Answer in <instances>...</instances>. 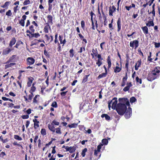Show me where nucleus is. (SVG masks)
Masks as SVG:
<instances>
[{"label":"nucleus","mask_w":160,"mask_h":160,"mask_svg":"<svg viewBox=\"0 0 160 160\" xmlns=\"http://www.w3.org/2000/svg\"><path fill=\"white\" fill-rule=\"evenodd\" d=\"M28 81L27 83V86L28 87H30L31 86L32 83L34 80L33 78L30 77L28 78Z\"/></svg>","instance_id":"obj_20"},{"label":"nucleus","mask_w":160,"mask_h":160,"mask_svg":"<svg viewBox=\"0 0 160 160\" xmlns=\"http://www.w3.org/2000/svg\"><path fill=\"white\" fill-rule=\"evenodd\" d=\"M81 26L82 28L84 29L85 27V23L83 20H82L81 21Z\"/></svg>","instance_id":"obj_53"},{"label":"nucleus","mask_w":160,"mask_h":160,"mask_svg":"<svg viewBox=\"0 0 160 160\" xmlns=\"http://www.w3.org/2000/svg\"><path fill=\"white\" fill-rule=\"evenodd\" d=\"M90 75V74H88L87 75H85V76H84L82 78V83H84L87 82L88 80V77H89Z\"/></svg>","instance_id":"obj_24"},{"label":"nucleus","mask_w":160,"mask_h":160,"mask_svg":"<svg viewBox=\"0 0 160 160\" xmlns=\"http://www.w3.org/2000/svg\"><path fill=\"white\" fill-rule=\"evenodd\" d=\"M102 143L104 145H107L108 142V140L106 139H103L102 140Z\"/></svg>","instance_id":"obj_52"},{"label":"nucleus","mask_w":160,"mask_h":160,"mask_svg":"<svg viewBox=\"0 0 160 160\" xmlns=\"http://www.w3.org/2000/svg\"><path fill=\"white\" fill-rule=\"evenodd\" d=\"M137 100L135 97H132L130 98V101L131 103H132L136 101Z\"/></svg>","instance_id":"obj_44"},{"label":"nucleus","mask_w":160,"mask_h":160,"mask_svg":"<svg viewBox=\"0 0 160 160\" xmlns=\"http://www.w3.org/2000/svg\"><path fill=\"white\" fill-rule=\"evenodd\" d=\"M128 78V76H127V72H126V75L125 77L123 78L122 80V81L123 82H126L127 81Z\"/></svg>","instance_id":"obj_57"},{"label":"nucleus","mask_w":160,"mask_h":160,"mask_svg":"<svg viewBox=\"0 0 160 160\" xmlns=\"http://www.w3.org/2000/svg\"><path fill=\"white\" fill-rule=\"evenodd\" d=\"M87 151V149L86 148H84L82 151L81 152V155L82 157H84L85 156V153Z\"/></svg>","instance_id":"obj_38"},{"label":"nucleus","mask_w":160,"mask_h":160,"mask_svg":"<svg viewBox=\"0 0 160 160\" xmlns=\"http://www.w3.org/2000/svg\"><path fill=\"white\" fill-rule=\"evenodd\" d=\"M6 15L8 16H11L12 15V13L10 10H9L6 13Z\"/></svg>","instance_id":"obj_50"},{"label":"nucleus","mask_w":160,"mask_h":160,"mask_svg":"<svg viewBox=\"0 0 160 160\" xmlns=\"http://www.w3.org/2000/svg\"><path fill=\"white\" fill-rule=\"evenodd\" d=\"M120 115H123L124 114L126 111H116Z\"/></svg>","instance_id":"obj_48"},{"label":"nucleus","mask_w":160,"mask_h":160,"mask_svg":"<svg viewBox=\"0 0 160 160\" xmlns=\"http://www.w3.org/2000/svg\"><path fill=\"white\" fill-rule=\"evenodd\" d=\"M44 53L47 57L48 58H50V55L46 49H45L44 51Z\"/></svg>","instance_id":"obj_45"},{"label":"nucleus","mask_w":160,"mask_h":160,"mask_svg":"<svg viewBox=\"0 0 160 160\" xmlns=\"http://www.w3.org/2000/svg\"><path fill=\"white\" fill-rule=\"evenodd\" d=\"M116 11V8L114 6H112V8H109V15L110 16H112L113 13L115 12Z\"/></svg>","instance_id":"obj_12"},{"label":"nucleus","mask_w":160,"mask_h":160,"mask_svg":"<svg viewBox=\"0 0 160 160\" xmlns=\"http://www.w3.org/2000/svg\"><path fill=\"white\" fill-rule=\"evenodd\" d=\"M58 47L57 48L58 51V52H61L62 51V50L61 49V45L60 43H58Z\"/></svg>","instance_id":"obj_58"},{"label":"nucleus","mask_w":160,"mask_h":160,"mask_svg":"<svg viewBox=\"0 0 160 160\" xmlns=\"http://www.w3.org/2000/svg\"><path fill=\"white\" fill-rule=\"evenodd\" d=\"M132 111H126L125 112L124 117L126 119H128L130 118L132 115Z\"/></svg>","instance_id":"obj_13"},{"label":"nucleus","mask_w":160,"mask_h":160,"mask_svg":"<svg viewBox=\"0 0 160 160\" xmlns=\"http://www.w3.org/2000/svg\"><path fill=\"white\" fill-rule=\"evenodd\" d=\"M154 44L155 45V47L156 48H158L160 47V42L157 43L156 42H154Z\"/></svg>","instance_id":"obj_62"},{"label":"nucleus","mask_w":160,"mask_h":160,"mask_svg":"<svg viewBox=\"0 0 160 160\" xmlns=\"http://www.w3.org/2000/svg\"><path fill=\"white\" fill-rule=\"evenodd\" d=\"M136 81L137 82L141 84L142 83V80L141 79L139 78L138 77H137L136 78Z\"/></svg>","instance_id":"obj_47"},{"label":"nucleus","mask_w":160,"mask_h":160,"mask_svg":"<svg viewBox=\"0 0 160 160\" xmlns=\"http://www.w3.org/2000/svg\"><path fill=\"white\" fill-rule=\"evenodd\" d=\"M119 103H125L127 105L128 107V110H132V108L130 107V104L129 100L127 98H119L118 99Z\"/></svg>","instance_id":"obj_2"},{"label":"nucleus","mask_w":160,"mask_h":160,"mask_svg":"<svg viewBox=\"0 0 160 160\" xmlns=\"http://www.w3.org/2000/svg\"><path fill=\"white\" fill-rule=\"evenodd\" d=\"M13 49H11L10 48H8L6 49H4L2 51V54L3 55H6L8 54Z\"/></svg>","instance_id":"obj_15"},{"label":"nucleus","mask_w":160,"mask_h":160,"mask_svg":"<svg viewBox=\"0 0 160 160\" xmlns=\"http://www.w3.org/2000/svg\"><path fill=\"white\" fill-rule=\"evenodd\" d=\"M56 132L57 133L60 134H61V129L60 128H56Z\"/></svg>","instance_id":"obj_54"},{"label":"nucleus","mask_w":160,"mask_h":160,"mask_svg":"<svg viewBox=\"0 0 160 160\" xmlns=\"http://www.w3.org/2000/svg\"><path fill=\"white\" fill-rule=\"evenodd\" d=\"M27 34V35L28 37L29 38H32V37H31L32 36V32H31V31H29V30H27L26 31Z\"/></svg>","instance_id":"obj_39"},{"label":"nucleus","mask_w":160,"mask_h":160,"mask_svg":"<svg viewBox=\"0 0 160 160\" xmlns=\"http://www.w3.org/2000/svg\"><path fill=\"white\" fill-rule=\"evenodd\" d=\"M160 67H158L154 69L150 72L148 74L147 79L149 81H152L156 79L159 77V73L160 71Z\"/></svg>","instance_id":"obj_1"},{"label":"nucleus","mask_w":160,"mask_h":160,"mask_svg":"<svg viewBox=\"0 0 160 160\" xmlns=\"http://www.w3.org/2000/svg\"><path fill=\"white\" fill-rule=\"evenodd\" d=\"M127 86L124 88L123 89V91L124 92H126L128 91L130 89V88L132 86L131 82L127 83Z\"/></svg>","instance_id":"obj_18"},{"label":"nucleus","mask_w":160,"mask_h":160,"mask_svg":"<svg viewBox=\"0 0 160 160\" xmlns=\"http://www.w3.org/2000/svg\"><path fill=\"white\" fill-rule=\"evenodd\" d=\"M85 51V47H80L79 51L78 52V53H82V51Z\"/></svg>","instance_id":"obj_56"},{"label":"nucleus","mask_w":160,"mask_h":160,"mask_svg":"<svg viewBox=\"0 0 160 160\" xmlns=\"http://www.w3.org/2000/svg\"><path fill=\"white\" fill-rule=\"evenodd\" d=\"M41 134L43 136H45L46 135L47 133L46 131V130L44 128H42L41 129Z\"/></svg>","instance_id":"obj_42"},{"label":"nucleus","mask_w":160,"mask_h":160,"mask_svg":"<svg viewBox=\"0 0 160 160\" xmlns=\"http://www.w3.org/2000/svg\"><path fill=\"white\" fill-rule=\"evenodd\" d=\"M69 57L71 58H72L74 56V51L73 48H72L69 51Z\"/></svg>","instance_id":"obj_30"},{"label":"nucleus","mask_w":160,"mask_h":160,"mask_svg":"<svg viewBox=\"0 0 160 160\" xmlns=\"http://www.w3.org/2000/svg\"><path fill=\"white\" fill-rule=\"evenodd\" d=\"M48 126L49 129L50 131L52 132H55V127L53 125H52L50 124H48Z\"/></svg>","instance_id":"obj_25"},{"label":"nucleus","mask_w":160,"mask_h":160,"mask_svg":"<svg viewBox=\"0 0 160 160\" xmlns=\"http://www.w3.org/2000/svg\"><path fill=\"white\" fill-rule=\"evenodd\" d=\"M52 124L54 125H58L59 124V122H58L57 121L55 120H54L52 121Z\"/></svg>","instance_id":"obj_51"},{"label":"nucleus","mask_w":160,"mask_h":160,"mask_svg":"<svg viewBox=\"0 0 160 160\" xmlns=\"http://www.w3.org/2000/svg\"><path fill=\"white\" fill-rule=\"evenodd\" d=\"M107 61L108 64V69L109 70V69L112 66L111 59L110 56H109L107 58Z\"/></svg>","instance_id":"obj_19"},{"label":"nucleus","mask_w":160,"mask_h":160,"mask_svg":"<svg viewBox=\"0 0 160 160\" xmlns=\"http://www.w3.org/2000/svg\"><path fill=\"white\" fill-rule=\"evenodd\" d=\"M91 16V20L92 22V28L93 30H95V26L94 25V21L93 19V16H95V14L92 12L91 11L90 13Z\"/></svg>","instance_id":"obj_10"},{"label":"nucleus","mask_w":160,"mask_h":160,"mask_svg":"<svg viewBox=\"0 0 160 160\" xmlns=\"http://www.w3.org/2000/svg\"><path fill=\"white\" fill-rule=\"evenodd\" d=\"M77 124L75 123H73L71 124H69L68 125V127L70 128H75L77 126Z\"/></svg>","instance_id":"obj_37"},{"label":"nucleus","mask_w":160,"mask_h":160,"mask_svg":"<svg viewBox=\"0 0 160 160\" xmlns=\"http://www.w3.org/2000/svg\"><path fill=\"white\" fill-rule=\"evenodd\" d=\"M101 117L102 118L105 117L106 120H109L111 118L107 114H102L101 115Z\"/></svg>","instance_id":"obj_26"},{"label":"nucleus","mask_w":160,"mask_h":160,"mask_svg":"<svg viewBox=\"0 0 160 160\" xmlns=\"http://www.w3.org/2000/svg\"><path fill=\"white\" fill-rule=\"evenodd\" d=\"M117 22L118 26L117 31L119 32L121 29V20L120 18H118Z\"/></svg>","instance_id":"obj_21"},{"label":"nucleus","mask_w":160,"mask_h":160,"mask_svg":"<svg viewBox=\"0 0 160 160\" xmlns=\"http://www.w3.org/2000/svg\"><path fill=\"white\" fill-rule=\"evenodd\" d=\"M152 56V52H149V55L148 56V60L150 62H152V58H151Z\"/></svg>","instance_id":"obj_49"},{"label":"nucleus","mask_w":160,"mask_h":160,"mask_svg":"<svg viewBox=\"0 0 160 160\" xmlns=\"http://www.w3.org/2000/svg\"><path fill=\"white\" fill-rule=\"evenodd\" d=\"M52 106L54 108H56L58 107L57 104L56 102H52Z\"/></svg>","instance_id":"obj_64"},{"label":"nucleus","mask_w":160,"mask_h":160,"mask_svg":"<svg viewBox=\"0 0 160 160\" xmlns=\"http://www.w3.org/2000/svg\"><path fill=\"white\" fill-rule=\"evenodd\" d=\"M19 23L22 27H24L25 25V21L21 19L19 21Z\"/></svg>","instance_id":"obj_46"},{"label":"nucleus","mask_w":160,"mask_h":160,"mask_svg":"<svg viewBox=\"0 0 160 160\" xmlns=\"http://www.w3.org/2000/svg\"><path fill=\"white\" fill-rule=\"evenodd\" d=\"M142 29L145 34H147L148 33V28L147 26H145L141 28Z\"/></svg>","instance_id":"obj_22"},{"label":"nucleus","mask_w":160,"mask_h":160,"mask_svg":"<svg viewBox=\"0 0 160 160\" xmlns=\"http://www.w3.org/2000/svg\"><path fill=\"white\" fill-rule=\"evenodd\" d=\"M62 38L63 37L61 35H59L58 37V39L60 41V44H62Z\"/></svg>","instance_id":"obj_59"},{"label":"nucleus","mask_w":160,"mask_h":160,"mask_svg":"<svg viewBox=\"0 0 160 160\" xmlns=\"http://www.w3.org/2000/svg\"><path fill=\"white\" fill-rule=\"evenodd\" d=\"M14 138L15 139L19 141H21L22 140V138L18 135H14Z\"/></svg>","instance_id":"obj_40"},{"label":"nucleus","mask_w":160,"mask_h":160,"mask_svg":"<svg viewBox=\"0 0 160 160\" xmlns=\"http://www.w3.org/2000/svg\"><path fill=\"white\" fill-rule=\"evenodd\" d=\"M16 42V40L15 37L12 38L9 43V47H12L15 44Z\"/></svg>","instance_id":"obj_16"},{"label":"nucleus","mask_w":160,"mask_h":160,"mask_svg":"<svg viewBox=\"0 0 160 160\" xmlns=\"http://www.w3.org/2000/svg\"><path fill=\"white\" fill-rule=\"evenodd\" d=\"M2 42V43L4 44H5L6 42L4 40V38H3L1 37L0 38V43Z\"/></svg>","instance_id":"obj_60"},{"label":"nucleus","mask_w":160,"mask_h":160,"mask_svg":"<svg viewBox=\"0 0 160 160\" xmlns=\"http://www.w3.org/2000/svg\"><path fill=\"white\" fill-rule=\"evenodd\" d=\"M16 64L15 63H10L6 64L5 66V68L6 69L9 68L11 67L12 66Z\"/></svg>","instance_id":"obj_28"},{"label":"nucleus","mask_w":160,"mask_h":160,"mask_svg":"<svg viewBox=\"0 0 160 160\" xmlns=\"http://www.w3.org/2000/svg\"><path fill=\"white\" fill-rule=\"evenodd\" d=\"M92 53H91V55L92 57V58H94V56L97 57L98 54V51L97 48H96L95 49H92Z\"/></svg>","instance_id":"obj_17"},{"label":"nucleus","mask_w":160,"mask_h":160,"mask_svg":"<svg viewBox=\"0 0 160 160\" xmlns=\"http://www.w3.org/2000/svg\"><path fill=\"white\" fill-rule=\"evenodd\" d=\"M67 92V91L66 92H62L60 93V95L62 97L65 96L66 95V93Z\"/></svg>","instance_id":"obj_63"},{"label":"nucleus","mask_w":160,"mask_h":160,"mask_svg":"<svg viewBox=\"0 0 160 160\" xmlns=\"http://www.w3.org/2000/svg\"><path fill=\"white\" fill-rule=\"evenodd\" d=\"M40 36V35L39 33L37 32L34 33V32H33L32 33L31 37H32V38L34 37L37 38L39 37Z\"/></svg>","instance_id":"obj_29"},{"label":"nucleus","mask_w":160,"mask_h":160,"mask_svg":"<svg viewBox=\"0 0 160 160\" xmlns=\"http://www.w3.org/2000/svg\"><path fill=\"white\" fill-rule=\"evenodd\" d=\"M76 30L77 32L79 33L78 34L80 38L82 41L84 42L85 43H87V40L85 38H84L83 36L80 33V30L79 28L78 27H77L76 28Z\"/></svg>","instance_id":"obj_5"},{"label":"nucleus","mask_w":160,"mask_h":160,"mask_svg":"<svg viewBox=\"0 0 160 160\" xmlns=\"http://www.w3.org/2000/svg\"><path fill=\"white\" fill-rule=\"evenodd\" d=\"M47 23H46L47 25L50 24L52 25L53 24V17L50 15H48L47 16Z\"/></svg>","instance_id":"obj_8"},{"label":"nucleus","mask_w":160,"mask_h":160,"mask_svg":"<svg viewBox=\"0 0 160 160\" xmlns=\"http://www.w3.org/2000/svg\"><path fill=\"white\" fill-rule=\"evenodd\" d=\"M146 26L150 27V26H154V23L153 21H148V22L146 24Z\"/></svg>","instance_id":"obj_31"},{"label":"nucleus","mask_w":160,"mask_h":160,"mask_svg":"<svg viewBox=\"0 0 160 160\" xmlns=\"http://www.w3.org/2000/svg\"><path fill=\"white\" fill-rule=\"evenodd\" d=\"M29 29L30 30H29L31 32H32V33L34 32L35 31L34 27L32 25H31L29 27Z\"/></svg>","instance_id":"obj_43"},{"label":"nucleus","mask_w":160,"mask_h":160,"mask_svg":"<svg viewBox=\"0 0 160 160\" xmlns=\"http://www.w3.org/2000/svg\"><path fill=\"white\" fill-rule=\"evenodd\" d=\"M116 65L118 66H116L115 68L114 69V72L116 73L120 72L122 69L121 63V67H118L119 64L118 62L116 63Z\"/></svg>","instance_id":"obj_14"},{"label":"nucleus","mask_w":160,"mask_h":160,"mask_svg":"<svg viewBox=\"0 0 160 160\" xmlns=\"http://www.w3.org/2000/svg\"><path fill=\"white\" fill-rule=\"evenodd\" d=\"M70 148H69V152L70 153H72L74 152L76 150V148L74 146L70 147Z\"/></svg>","instance_id":"obj_36"},{"label":"nucleus","mask_w":160,"mask_h":160,"mask_svg":"<svg viewBox=\"0 0 160 160\" xmlns=\"http://www.w3.org/2000/svg\"><path fill=\"white\" fill-rule=\"evenodd\" d=\"M23 44V42L22 41H18L17 42L15 46H14V47L18 48L20 44Z\"/></svg>","instance_id":"obj_34"},{"label":"nucleus","mask_w":160,"mask_h":160,"mask_svg":"<svg viewBox=\"0 0 160 160\" xmlns=\"http://www.w3.org/2000/svg\"><path fill=\"white\" fill-rule=\"evenodd\" d=\"M40 96L39 95H35L34 97L33 98V103H38V99H37L38 97H39Z\"/></svg>","instance_id":"obj_27"},{"label":"nucleus","mask_w":160,"mask_h":160,"mask_svg":"<svg viewBox=\"0 0 160 160\" xmlns=\"http://www.w3.org/2000/svg\"><path fill=\"white\" fill-rule=\"evenodd\" d=\"M36 88L35 86H32L29 91H31L32 92H34L36 91Z\"/></svg>","instance_id":"obj_61"},{"label":"nucleus","mask_w":160,"mask_h":160,"mask_svg":"<svg viewBox=\"0 0 160 160\" xmlns=\"http://www.w3.org/2000/svg\"><path fill=\"white\" fill-rule=\"evenodd\" d=\"M107 74L105 73H102L101 74H100L97 77L98 79H100L103 77H105L106 76Z\"/></svg>","instance_id":"obj_33"},{"label":"nucleus","mask_w":160,"mask_h":160,"mask_svg":"<svg viewBox=\"0 0 160 160\" xmlns=\"http://www.w3.org/2000/svg\"><path fill=\"white\" fill-rule=\"evenodd\" d=\"M30 0H25L23 2V4L24 5H26L30 3Z\"/></svg>","instance_id":"obj_55"},{"label":"nucleus","mask_w":160,"mask_h":160,"mask_svg":"<svg viewBox=\"0 0 160 160\" xmlns=\"http://www.w3.org/2000/svg\"><path fill=\"white\" fill-rule=\"evenodd\" d=\"M11 2L10 1H7L6 2L4 5L1 6V7L2 8H5L8 6L10 4Z\"/></svg>","instance_id":"obj_35"},{"label":"nucleus","mask_w":160,"mask_h":160,"mask_svg":"<svg viewBox=\"0 0 160 160\" xmlns=\"http://www.w3.org/2000/svg\"><path fill=\"white\" fill-rule=\"evenodd\" d=\"M129 62V59H127L126 60V63H125V68L126 69V71H127L126 72H127L128 71Z\"/></svg>","instance_id":"obj_32"},{"label":"nucleus","mask_w":160,"mask_h":160,"mask_svg":"<svg viewBox=\"0 0 160 160\" xmlns=\"http://www.w3.org/2000/svg\"><path fill=\"white\" fill-rule=\"evenodd\" d=\"M142 61L141 59L138 60L137 62L135 63V69L136 70H138V68L140 67L141 65Z\"/></svg>","instance_id":"obj_11"},{"label":"nucleus","mask_w":160,"mask_h":160,"mask_svg":"<svg viewBox=\"0 0 160 160\" xmlns=\"http://www.w3.org/2000/svg\"><path fill=\"white\" fill-rule=\"evenodd\" d=\"M128 106L125 103H118L117 105L116 110H127Z\"/></svg>","instance_id":"obj_3"},{"label":"nucleus","mask_w":160,"mask_h":160,"mask_svg":"<svg viewBox=\"0 0 160 160\" xmlns=\"http://www.w3.org/2000/svg\"><path fill=\"white\" fill-rule=\"evenodd\" d=\"M16 55H13L11 57H10L8 60L5 63L8 64L9 63V62H16Z\"/></svg>","instance_id":"obj_9"},{"label":"nucleus","mask_w":160,"mask_h":160,"mask_svg":"<svg viewBox=\"0 0 160 160\" xmlns=\"http://www.w3.org/2000/svg\"><path fill=\"white\" fill-rule=\"evenodd\" d=\"M139 46V41L137 40H133L131 41L130 43V46L132 48H134V49H136Z\"/></svg>","instance_id":"obj_4"},{"label":"nucleus","mask_w":160,"mask_h":160,"mask_svg":"<svg viewBox=\"0 0 160 160\" xmlns=\"http://www.w3.org/2000/svg\"><path fill=\"white\" fill-rule=\"evenodd\" d=\"M111 101H112V109L115 110L116 109L117 107V105L118 104L117 103V98L116 97H114L112 99Z\"/></svg>","instance_id":"obj_6"},{"label":"nucleus","mask_w":160,"mask_h":160,"mask_svg":"<svg viewBox=\"0 0 160 160\" xmlns=\"http://www.w3.org/2000/svg\"><path fill=\"white\" fill-rule=\"evenodd\" d=\"M102 60H98L96 64L98 66V67H100L102 64Z\"/></svg>","instance_id":"obj_41"},{"label":"nucleus","mask_w":160,"mask_h":160,"mask_svg":"<svg viewBox=\"0 0 160 160\" xmlns=\"http://www.w3.org/2000/svg\"><path fill=\"white\" fill-rule=\"evenodd\" d=\"M51 29L50 25H47L45 26L43 29V32L45 33H48V29Z\"/></svg>","instance_id":"obj_23"},{"label":"nucleus","mask_w":160,"mask_h":160,"mask_svg":"<svg viewBox=\"0 0 160 160\" xmlns=\"http://www.w3.org/2000/svg\"><path fill=\"white\" fill-rule=\"evenodd\" d=\"M35 61V59L32 57H28L26 59V64L29 66L34 64Z\"/></svg>","instance_id":"obj_7"}]
</instances>
